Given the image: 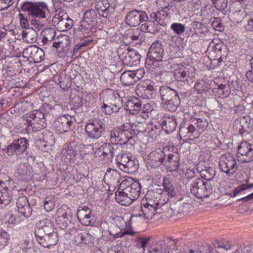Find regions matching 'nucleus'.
<instances>
[{"label":"nucleus","instance_id":"obj_49","mask_svg":"<svg viewBox=\"0 0 253 253\" xmlns=\"http://www.w3.org/2000/svg\"><path fill=\"white\" fill-rule=\"evenodd\" d=\"M146 22L142 24L141 28L142 31H145L149 33H153L155 32V22L154 20H147Z\"/></svg>","mask_w":253,"mask_h":253},{"label":"nucleus","instance_id":"obj_10","mask_svg":"<svg viewBox=\"0 0 253 253\" xmlns=\"http://www.w3.org/2000/svg\"><path fill=\"white\" fill-rule=\"evenodd\" d=\"M137 95L143 99H152L156 95V91L154 84L149 83V81H141L136 87Z\"/></svg>","mask_w":253,"mask_h":253},{"label":"nucleus","instance_id":"obj_27","mask_svg":"<svg viewBox=\"0 0 253 253\" xmlns=\"http://www.w3.org/2000/svg\"><path fill=\"white\" fill-rule=\"evenodd\" d=\"M103 151H104V157L103 159L106 158L108 160L111 159L115 154H119L122 148L121 146H118L116 144L111 145L109 143H104L102 145Z\"/></svg>","mask_w":253,"mask_h":253},{"label":"nucleus","instance_id":"obj_59","mask_svg":"<svg viewBox=\"0 0 253 253\" xmlns=\"http://www.w3.org/2000/svg\"><path fill=\"white\" fill-rule=\"evenodd\" d=\"M167 195L166 193L164 192H161V195L159 196V200L157 199V201L158 203V206L161 208V209H163V211L165 210L166 205L169 201V197H163V195Z\"/></svg>","mask_w":253,"mask_h":253},{"label":"nucleus","instance_id":"obj_42","mask_svg":"<svg viewBox=\"0 0 253 253\" xmlns=\"http://www.w3.org/2000/svg\"><path fill=\"white\" fill-rule=\"evenodd\" d=\"M119 133V139L118 140L119 144H126L128 141L132 140V133L130 130H121L120 129Z\"/></svg>","mask_w":253,"mask_h":253},{"label":"nucleus","instance_id":"obj_13","mask_svg":"<svg viewBox=\"0 0 253 253\" xmlns=\"http://www.w3.org/2000/svg\"><path fill=\"white\" fill-rule=\"evenodd\" d=\"M77 216L81 224L85 226L91 225L94 223V217L91 210L86 206L80 207Z\"/></svg>","mask_w":253,"mask_h":253},{"label":"nucleus","instance_id":"obj_57","mask_svg":"<svg viewBox=\"0 0 253 253\" xmlns=\"http://www.w3.org/2000/svg\"><path fill=\"white\" fill-rule=\"evenodd\" d=\"M208 122L206 119H199L195 124L196 127L200 133H202L208 127Z\"/></svg>","mask_w":253,"mask_h":253},{"label":"nucleus","instance_id":"obj_22","mask_svg":"<svg viewBox=\"0 0 253 253\" xmlns=\"http://www.w3.org/2000/svg\"><path fill=\"white\" fill-rule=\"evenodd\" d=\"M193 70L191 67L176 70L174 72V79L178 82H188V79L193 76Z\"/></svg>","mask_w":253,"mask_h":253},{"label":"nucleus","instance_id":"obj_61","mask_svg":"<svg viewBox=\"0 0 253 253\" xmlns=\"http://www.w3.org/2000/svg\"><path fill=\"white\" fill-rule=\"evenodd\" d=\"M211 25L212 28L216 31H221L223 30V25L220 22L219 18H214Z\"/></svg>","mask_w":253,"mask_h":253},{"label":"nucleus","instance_id":"obj_5","mask_svg":"<svg viewBox=\"0 0 253 253\" xmlns=\"http://www.w3.org/2000/svg\"><path fill=\"white\" fill-rule=\"evenodd\" d=\"M105 126L103 118L90 119L86 123L85 131L88 138L97 140L104 134Z\"/></svg>","mask_w":253,"mask_h":253},{"label":"nucleus","instance_id":"obj_47","mask_svg":"<svg viewBox=\"0 0 253 253\" xmlns=\"http://www.w3.org/2000/svg\"><path fill=\"white\" fill-rule=\"evenodd\" d=\"M42 141L45 143L44 145L45 146L46 145H52L55 141L54 138L53 136L52 133L47 130L43 131L42 133Z\"/></svg>","mask_w":253,"mask_h":253},{"label":"nucleus","instance_id":"obj_63","mask_svg":"<svg viewBox=\"0 0 253 253\" xmlns=\"http://www.w3.org/2000/svg\"><path fill=\"white\" fill-rule=\"evenodd\" d=\"M20 248L22 249V250L25 252H30L32 250L31 248V245L30 244L29 241L24 240L23 243H21L19 244Z\"/></svg>","mask_w":253,"mask_h":253},{"label":"nucleus","instance_id":"obj_56","mask_svg":"<svg viewBox=\"0 0 253 253\" xmlns=\"http://www.w3.org/2000/svg\"><path fill=\"white\" fill-rule=\"evenodd\" d=\"M170 28L177 35L183 34L185 30V25L179 23L172 24Z\"/></svg>","mask_w":253,"mask_h":253},{"label":"nucleus","instance_id":"obj_35","mask_svg":"<svg viewBox=\"0 0 253 253\" xmlns=\"http://www.w3.org/2000/svg\"><path fill=\"white\" fill-rule=\"evenodd\" d=\"M120 81L125 86H129L136 82L133 76V72L131 70L123 72L121 76Z\"/></svg>","mask_w":253,"mask_h":253},{"label":"nucleus","instance_id":"obj_58","mask_svg":"<svg viewBox=\"0 0 253 253\" xmlns=\"http://www.w3.org/2000/svg\"><path fill=\"white\" fill-rule=\"evenodd\" d=\"M55 206V202L53 198L46 197L44 201V208L46 211H51Z\"/></svg>","mask_w":253,"mask_h":253},{"label":"nucleus","instance_id":"obj_23","mask_svg":"<svg viewBox=\"0 0 253 253\" xmlns=\"http://www.w3.org/2000/svg\"><path fill=\"white\" fill-rule=\"evenodd\" d=\"M141 102L136 97H130L125 103L126 109L132 115L138 113L141 109Z\"/></svg>","mask_w":253,"mask_h":253},{"label":"nucleus","instance_id":"obj_54","mask_svg":"<svg viewBox=\"0 0 253 253\" xmlns=\"http://www.w3.org/2000/svg\"><path fill=\"white\" fill-rule=\"evenodd\" d=\"M120 128L116 127L109 132V140L113 144H119Z\"/></svg>","mask_w":253,"mask_h":253},{"label":"nucleus","instance_id":"obj_19","mask_svg":"<svg viewBox=\"0 0 253 253\" xmlns=\"http://www.w3.org/2000/svg\"><path fill=\"white\" fill-rule=\"evenodd\" d=\"M150 19L156 21L159 25L164 27L167 26L170 19V16L166 10L162 9L152 13L150 14Z\"/></svg>","mask_w":253,"mask_h":253},{"label":"nucleus","instance_id":"obj_46","mask_svg":"<svg viewBox=\"0 0 253 253\" xmlns=\"http://www.w3.org/2000/svg\"><path fill=\"white\" fill-rule=\"evenodd\" d=\"M214 7L219 11H226L228 8V0H211Z\"/></svg>","mask_w":253,"mask_h":253},{"label":"nucleus","instance_id":"obj_55","mask_svg":"<svg viewBox=\"0 0 253 253\" xmlns=\"http://www.w3.org/2000/svg\"><path fill=\"white\" fill-rule=\"evenodd\" d=\"M149 240L150 238L149 237H137L135 242L136 246L137 248L139 249H142V250L144 252L145 250L146 245L148 244Z\"/></svg>","mask_w":253,"mask_h":253},{"label":"nucleus","instance_id":"obj_25","mask_svg":"<svg viewBox=\"0 0 253 253\" xmlns=\"http://www.w3.org/2000/svg\"><path fill=\"white\" fill-rule=\"evenodd\" d=\"M234 128L238 131L241 135H243L245 133H249L253 129V124L248 122L244 118L240 121L236 120L235 122Z\"/></svg>","mask_w":253,"mask_h":253},{"label":"nucleus","instance_id":"obj_34","mask_svg":"<svg viewBox=\"0 0 253 253\" xmlns=\"http://www.w3.org/2000/svg\"><path fill=\"white\" fill-rule=\"evenodd\" d=\"M65 18L59 17L56 24L57 28L61 31H66L70 29L73 26V20L68 16L65 15Z\"/></svg>","mask_w":253,"mask_h":253},{"label":"nucleus","instance_id":"obj_32","mask_svg":"<svg viewBox=\"0 0 253 253\" xmlns=\"http://www.w3.org/2000/svg\"><path fill=\"white\" fill-rule=\"evenodd\" d=\"M141 211L144 214L145 218L150 220L152 219L156 214L162 213L163 212V209L154 208V207L152 206H142Z\"/></svg>","mask_w":253,"mask_h":253},{"label":"nucleus","instance_id":"obj_1","mask_svg":"<svg viewBox=\"0 0 253 253\" xmlns=\"http://www.w3.org/2000/svg\"><path fill=\"white\" fill-rule=\"evenodd\" d=\"M160 93L162 100V107L170 112L176 111L180 102L177 91L169 87L163 86L160 89Z\"/></svg>","mask_w":253,"mask_h":253},{"label":"nucleus","instance_id":"obj_60","mask_svg":"<svg viewBox=\"0 0 253 253\" xmlns=\"http://www.w3.org/2000/svg\"><path fill=\"white\" fill-rule=\"evenodd\" d=\"M194 88L198 93H201L203 91L207 90L206 89V83L203 80L198 81L194 86Z\"/></svg>","mask_w":253,"mask_h":253},{"label":"nucleus","instance_id":"obj_40","mask_svg":"<svg viewBox=\"0 0 253 253\" xmlns=\"http://www.w3.org/2000/svg\"><path fill=\"white\" fill-rule=\"evenodd\" d=\"M190 207V205L183 202L181 200L177 201L172 205L171 210L175 214H180L186 211V209Z\"/></svg>","mask_w":253,"mask_h":253},{"label":"nucleus","instance_id":"obj_6","mask_svg":"<svg viewBox=\"0 0 253 253\" xmlns=\"http://www.w3.org/2000/svg\"><path fill=\"white\" fill-rule=\"evenodd\" d=\"M97 19V15L94 9H90L85 12L79 28L84 36L90 37L92 35V29L96 23Z\"/></svg>","mask_w":253,"mask_h":253},{"label":"nucleus","instance_id":"obj_36","mask_svg":"<svg viewBox=\"0 0 253 253\" xmlns=\"http://www.w3.org/2000/svg\"><path fill=\"white\" fill-rule=\"evenodd\" d=\"M70 43L69 37L66 35H61L58 37L57 41L53 43V46L57 49L61 48L63 51H67Z\"/></svg>","mask_w":253,"mask_h":253},{"label":"nucleus","instance_id":"obj_43","mask_svg":"<svg viewBox=\"0 0 253 253\" xmlns=\"http://www.w3.org/2000/svg\"><path fill=\"white\" fill-rule=\"evenodd\" d=\"M102 95L103 103L108 104L112 103L117 98L113 91L109 89H107L105 92H103Z\"/></svg>","mask_w":253,"mask_h":253},{"label":"nucleus","instance_id":"obj_44","mask_svg":"<svg viewBox=\"0 0 253 253\" xmlns=\"http://www.w3.org/2000/svg\"><path fill=\"white\" fill-rule=\"evenodd\" d=\"M30 166L27 164H22L20 165L19 167L17 169V172L22 176V178H25V177L30 176L31 174Z\"/></svg>","mask_w":253,"mask_h":253},{"label":"nucleus","instance_id":"obj_18","mask_svg":"<svg viewBox=\"0 0 253 253\" xmlns=\"http://www.w3.org/2000/svg\"><path fill=\"white\" fill-rule=\"evenodd\" d=\"M95 8L98 14L104 17H107L114 12V9L110 6L107 0H99L96 1Z\"/></svg>","mask_w":253,"mask_h":253},{"label":"nucleus","instance_id":"obj_64","mask_svg":"<svg viewBox=\"0 0 253 253\" xmlns=\"http://www.w3.org/2000/svg\"><path fill=\"white\" fill-rule=\"evenodd\" d=\"M245 27L248 31H253V11L250 12L248 17V23Z\"/></svg>","mask_w":253,"mask_h":253},{"label":"nucleus","instance_id":"obj_24","mask_svg":"<svg viewBox=\"0 0 253 253\" xmlns=\"http://www.w3.org/2000/svg\"><path fill=\"white\" fill-rule=\"evenodd\" d=\"M165 157L164 152L161 149L158 148L150 153L149 160L154 166L159 167L163 164Z\"/></svg>","mask_w":253,"mask_h":253},{"label":"nucleus","instance_id":"obj_15","mask_svg":"<svg viewBox=\"0 0 253 253\" xmlns=\"http://www.w3.org/2000/svg\"><path fill=\"white\" fill-rule=\"evenodd\" d=\"M73 124L70 116H61L58 117L55 122V126L60 133L67 132L71 129Z\"/></svg>","mask_w":253,"mask_h":253},{"label":"nucleus","instance_id":"obj_48","mask_svg":"<svg viewBox=\"0 0 253 253\" xmlns=\"http://www.w3.org/2000/svg\"><path fill=\"white\" fill-rule=\"evenodd\" d=\"M253 187V184H243L235 188L232 193H228V195L232 197H235L238 194L249 188Z\"/></svg>","mask_w":253,"mask_h":253},{"label":"nucleus","instance_id":"obj_14","mask_svg":"<svg viewBox=\"0 0 253 253\" xmlns=\"http://www.w3.org/2000/svg\"><path fill=\"white\" fill-rule=\"evenodd\" d=\"M37 225L35 231L36 236L56 232L54 231L53 222L49 219L45 218L39 221Z\"/></svg>","mask_w":253,"mask_h":253},{"label":"nucleus","instance_id":"obj_4","mask_svg":"<svg viewBox=\"0 0 253 253\" xmlns=\"http://www.w3.org/2000/svg\"><path fill=\"white\" fill-rule=\"evenodd\" d=\"M21 8L29 16L35 18H45L46 12H49L48 7L44 2L24 1L21 4Z\"/></svg>","mask_w":253,"mask_h":253},{"label":"nucleus","instance_id":"obj_29","mask_svg":"<svg viewBox=\"0 0 253 253\" xmlns=\"http://www.w3.org/2000/svg\"><path fill=\"white\" fill-rule=\"evenodd\" d=\"M141 189V184L138 182H134L125 188L126 193L128 195L132 202L139 197Z\"/></svg>","mask_w":253,"mask_h":253},{"label":"nucleus","instance_id":"obj_8","mask_svg":"<svg viewBox=\"0 0 253 253\" xmlns=\"http://www.w3.org/2000/svg\"><path fill=\"white\" fill-rule=\"evenodd\" d=\"M28 140L25 138H20L15 139L13 142L8 145L2 151L9 156H12L14 154L18 156L23 154L28 148Z\"/></svg>","mask_w":253,"mask_h":253},{"label":"nucleus","instance_id":"obj_12","mask_svg":"<svg viewBox=\"0 0 253 253\" xmlns=\"http://www.w3.org/2000/svg\"><path fill=\"white\" fill-rule=\"evenodd\" d=\"M22 55L24 58L34 63H39L44 58L43 50L36 45H30L25 48Z\"/></svg>","mask_w":253,"mask_h":253},{"label":"nucleus","instance_id":"obj_3","mask_svg":"<svg viewBox=\"0 0 253 253\" xmlns=\"http://www.w3.org/2000/svg\"><path fill=\"white\" fill-rule=\"evenodd\" d=\"M165 54L164 46L161 42L157 41L151 45L147 54L146 63L153 68H156L162 65Z\"/></svg>","mask_w":253,"mask_h":253},{"label":"nucleus","instance_id":"obj_17","mask_svg":"<svg viewBox=\"0 0 253 253\" xmlns=\"http://www.w3.org/2000/svg\"><path fill=\"white\" fill-rule=\"evenodd\" d=\"M37 240L42 246L49 248L52 245H55L58 241L57 233L45 234L39 236H36Z\"/></svg>","mask_w":253,"mask_h":253},{"label":"nucleus","instance_id":"obj_30","mask_svg":"<svg viewBox=\"0 0 253 253\" xmlns=\"http://www.w3.org/2000/svg\"><path fill=\"white\" fill-rule=\"evenodd\" d=\"M29 118L32 119V120L28 119L27 121L29 122L31 126L33 125L35 126L36 124H38L41 126L42 127H45L46 123L44 115L41 112L37 111L35 114H30Z\"/></svg>","mask_w":253,"mask_h":253},{"label":"nucleus","instance_id":"obj_20","mask_svg":"<svg viewBox=\"0 0 253 253\" xmlns=\"http://www.w3.org/2000/svg\"><path fill=\"white\" fill-rule=\"evenodd\" d=\"M120 172L114 169H108L104 175V180L107 185H118L120 180Z\"/></svg>","mask_w":253,"mask_h":253},{"label":"nucleus","instance_id":"obj_28","mask_svg":"<svg viewBox=\"0 0 253 253\" xmlns=\"http://www.w3.org/2000/svg\"><path fill=\"white\" fill-rule=\"evenodd\" d=\"M162 127L168 133L173 132L177 127L175 117L173 116H165L162 123Z\"/></svg>","mask_w":253,"mask_h":253},{"label":"nucleus","instance_id":"obj_62","mask_svg":"<svg viewBox=\"0 0 253 253\" xmlns=\"http://www.w3.org/2000/svg\"><path fill=\"white\" fill-rule=\"evenodd\" d=\"M122 100L120 97H117L115 101H114L110 104L113 107V109L114 112H117L119 111V109L122 106Z\"/></svg>","mask_w":253,"mask_h":253},{"label":"nucleus","instance_id":"obj_52","mask_svg":"<svg viewBox=\"0 0 253 253\" xmlns=\"http://www.w3.org/2000/svg\"><path fill=\"white\" fill-rule=\"evenodd\" d=\"M187 129V133L189 134L188 138L193 140L195 138H197L200 135V133L197 130L196 126L192 125H190L188 127H186Z\"/></svg>","mask_w":253,"mask_h":253},{"label":"nucleus","instance_id":"obj_9","mask_svg":"<svg viewBox=\"0 0 253 253\" xmlns=\"http://www.w3.org/2000/svg\"><path fill=\"white\" fill-rule=\"evenodd\" d=\"M238 160L242 163L253 162V144L243 141L238 147Z\"/></svg>","mask_w":253,"mask_h":253},{"label":"nucleus","instance_id":"obj_11","mask_svg":"<svg viewBox=\"0 0 253 253\" xmlns=\"http://www.w3.org/2000/svg\"><path fill=\"white\" fill-rule=\"evenodd\" d=\"M148 19L146 12L134 9L127 13L125 18V21L130 26L136 27L140 23L146 21Z\"/></svg>","mask_w":253,"mask_h":253},{"label":"nucleus","instance_id":"obj_45","mask_svg":"<svg viewBox=\"0 0 253 253\" xmlns=\"http://www.w3.org/2000/svg\"><path fill=\"white\" fill-rule=\"evenodd\" d=\"M58 84L63 89H66L70 86L69 78L65 74H60L58 77Z\"/></svg>","mask_w":253,"mask_h":253},{"label":"nucleus","instance_id":"obj_41","mask_svg":"<svg viewBox=\"0 0 253 253\" xmlns=\"http://www.w3.org/2000/svg\"><path fill=\"white\" fill-rule=\"evenodd\" d=\"M43 38L42 42L43 44H47L49 42H51L55 36L56 32L54 29L48 28L45 29L43 32Z\"/></svg>","mask_w":253,"mask_h":253},{"label":"nucleus","instance_id":"obj_21","mask_svg":"<svg viewBox=\"0 0 253 253\" xmlns=\"http://www.w3.org/2000/svg\"><path fill=\"white\" fill-rule=\"evenodd\" d=\"M117 164L120 169L125 172H128V169L132 167L133 162L131 161L126 153H122L117 156Z\"/></svg>","mask_w":253,"mask_h":253},{"label":"nucleus","instance_id":"obj_26","mask_svg":"<svg viewBox=\"0 0 253 253\" xmlns=\"http://www.w3.org/2000/svg\"><path fill=\"white\" fill-rule=\"evenodd\" d=\"M124 64L131 66L134 62L140 59V55L137 51L133 50L126 51L123 55L120 56Z\"/></svg>","mask_w":253,"mask_h":253},{"label":"nucleus","instance_id":"obj_38","mask_svg":"<svg viewBox=\"0 0 253 253\" xmlns=\"http://www.w3.org/2000/svg\"><path fill=\"white\" fill-rule=\"evenodd\" d=\"M200 175L202 178L207 180V182H211L216 174L215 169L211 167H205L204 169L199 170Z\"/></svg>","mask_w":253,"mask_h":253},{"label":"nucleus","instance_id":"obj_33","mask_svg":"<svg viewBox=\"0 0 253 253\" xmlns=\"http://www.w3.org/2000/svg\"><path fill=\"white\" fill-rule=\"evenodd\" d=\"M163 186L166 192L165 193L169 197L172 198L175 196L176 192L172 180L168 177H164L163 179Z\"/></svg>","mask_w":253,"mask_h":253},{"label":"nucleus","instance_id":"obj_2","mask_svg":"<svg viewBox=\"0 0 253 253\" xmlns=\"http://www.w3.org/2000/svg\"><path fill=\"white\" fill-rule=\"evenodd\" d=\"M215 190V187L211 182H205L200 178L194 179L191 184V193L199 199L209 197Z\"/></svg>","mask_w":253,"mask_h":253},{"label":"nucleus","instance_id":"obj_16","mask_svg":"<svg viewBox=\"0 0 253 253\" xmlns=\"http://www.w3.org/2000/svg\"><path fill=\"white\" fill-rule=\"evenodd\" d=\"M18 211L22 215L28 218L32 214V210L26 196H21L18 198L16 202Z\"/></svg>","mask_w":253,"mask_h":253},{"label":"nucleus","instance_id":"obj_31","mask_svg":"<svg viewBox=\"0 0 253 253\" xmlns=\"http://www.w3.org/2000/svg\"><path fill=\"white\" fill-rule=\"evenodd\" d=\"M91 239V236L85 232H77V234L74 236L73 242L74 244L77 245H80L82 247V245H86L89 244Z\"/></svg>","mask_w":253,"mask_h":253},{"label":"nucleus","instance_id":"obj_50","mask_svg":"<svg viewBox=\"0 0 253 253\" xmlns=\"http://www.w3.org/2000/svg\"><path fill=\"white\" fill-rule=\"evenodd\" d=\"M10 239V235L4 230H0V249H3Z\"/></svg>","mask_w":253,"mask_h":253},{"label":"nucleus","instance_id":"obj_39","mask_svg":"<svg viewBox=\"0 0 253 253\" xmlns=\"http://www.w3.org/2000/svg\"><path fill=\"white\" fill-rule=\"evenodd\" d=\"M12 194L11 191L8 190L7 187L4 188L2 190L0 191V203L1 208H3L7 205L12 200Z\"/></svg>","mask_w":253,"mask_h":253},{"label":"nucleus","instance_id":"obj_37","mask_svg":"<svg viewBox=\"0 0 253 253\" xmlns=\"http://www.w3.org/2000/svg\"><path fill=\"white\" fill-rule=\"evenodd\" d=\"M115 199L118 203L124 206H128L133 202L125 189L122 191L116 192Z\"/></svg>","mask_w":253,"mask_h":253},{"label":"nucleus","instance_id":"obj_53","mask_svg":"<svg viewBox=\"0 0 253 253\" xmlns=\"http://www.w3.org/2000/svg\"><path fill=\"white\" fill-rule=\"evenodd\" d=\"M179 158L177 155L169 154L168 156V162L172 167V170H175L179 167Z\"/></svg>","mask_w":253,"mask_h":253},{"label":"nucleus","instance_id":"obj_51","mask_svg":"<svg viewBox=\"0 0 253 253\" xmlns=\"http://www.w3.org/2000/svg\"><path fill=\"white\" fill-rule=\"evenodd\" d=\"M217 93L221 97L224 98L227 97L230 94L229 85L220 84L217 88Z\"/></svg>","mask_w":253,"mask_h":253},{"label":"nucleus","instance_id":"obj_7","mask_svg":"<svg viewBox=\"0 0 253 253\" xmlns=\"http://www.w3.org/2000/svg\"><path fill=\"white\" fill-rule=\"evenodd\" d=\"M218 163L220 170L229 177L233 176L238 169L236 159L230 155L221 156Z\"/></svg>","mask_w":253,"mask_h":253}]
</instances>
